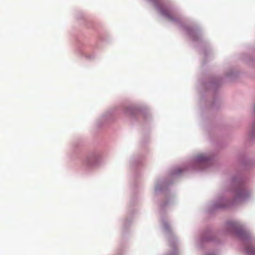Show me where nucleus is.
I'll return each instance as SVG.
<instances>
[{
    "instance_id": "f257e3e1",
    "label": "nucleus",
    "mask_w": 255,
    "mask_h": 255,
    "mask_svg": "<svg viewBox=\"0 0 255 255\" xmlns=\"http://www.w3.org/2000/svg\"><path fill=\"white\" fill-rule=\"evenodd\" d=\"M161 12L162 14H163L164 15H165L167 17L170 18V14L168 13V12H166V11H165V10H164L162 9H161Z\"/></svg>"
},
{
    "instance_id": "f03ea898",
    "label": "nucleus",
    "mask_w": 255,
    "mask_h": 255,
    "mask_svg": "<svg viewBox=\"0 0 255 255\" xmlns=\"http://www.w3.org/2000/svg\"><path fill=\"white\" fill-rule=\"evenodd\" d=\"M251 254L255 255V249H253V251L251 253Z\"/></svg>"
},
{
    "instance_id": "7ed1b4c3",
    "label": "nucleus",
    "mask_w": 255,
    "mask_h": 255,
    "mask_svg": "<svg viewBox=\"0 0 255 255\" xmlns=\"http://www.w3.org/2000/svg\"><path fill=\"white\" fill-rule=\"evenodd\" d=\"M242 233L244 234H247L246 232H245V231H242Z\"/></svg>"
}]
</instances>
